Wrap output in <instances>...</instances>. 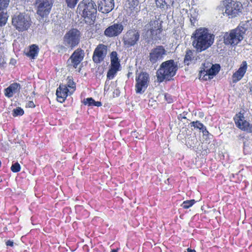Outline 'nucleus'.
Here are the masks:
<instances>
[{
  "label": "nucleus",
  "instance_id": "nucleus-1",
  "mask_svg": "<svg viewBox=\"0 0 252 252\" xmlns=\"http://www.w3.org/2000/svg\"><path fill=\"white\" fill-rule=\"evenodd\" d=\"M192 45L198 52H201L210 47L215 40V35L204 28L196 30L191 35Z\"/></svg>",
  "mask_w": 252,
  "mask_h": 252
},
{
  "label": "nucleus",
  "instance_id": "nucleus-2",
  "mask_svg": "<svg viewBox=\"0 0 252 252\" xmlns=\"http://www.w3.org/2000/svg\"><path fill=\"white\" fill-rule=\"evenodd\" d=\"M177 69V63L174 60H170L163 62L157 71L158 81L161 82L164 80H169L175 75Z\"/></svg>",
  "mask_w": 252,
  "mask_h": 252
},
{
  "label": "nucleus",
  "instance_id": "nucleus-3",
  "mask_svg": "<svg viewBox=\"0 0 252 252\" xmlns=\"http://www.w3.org/2000/svg\"><path fill=\"white\" fill-rule=\"evenodd\" d=\"M247 30L245 24L242 23L237 28L226 32L224 35V43L226 45H236L244 39Z\"/></svg>",
  "mask_w": 252,
  "mask_h": 252
},
{
  "label": "nucleus",
  "instance_id": "nucleus-4",
  "mask_svg": "<svg viewBox=\"0 0 252 252\" xmlns=\"http://www.w3.org/2000/svg\"><path fill=\"white\" fill-rule=\"evenodd\" d=\"M79 12H82V16L85 18L94 20L97 12L96 5L92 0H83L78 5Z\"/></svg>",
  "mask_w": 252,
  "mask_h": 252
},
{
  "label": "nucleus",
  "instance_id": "nucleus-5",
  "mask_svg": "<svg viewBox=\"0 0 252 252\" xmlns=\"http://www.w3.org/2000/svg\"><path fill=\"white\" fill-rule=\"evenodd\" d=\"M31 23L30 16L25 13H16L12 17V25L19 32L28 30Z\"/></svg>",
  "mask_w": 252,
  "mask_h": 252
},
{
  "label": "nucleus",
  "instance_id": "nucleus-6",
  "mask_svg": "<svg viewBox=\"0 0 252 252\" xmlns=\"http://www.w3.org/2000/svg\"><path fill=\"white\" fill-rule=\"evenodd\" d=\"M162 31L161 22L157 19H153L147 24L144 28L145 37L146 38L158 37Z\"/></svg>",
  "mask_w": 252,
  "mask_h": 252
},
{
  "label": "nucleus",
  "instance_id": "nucleus-7",
  "mask_svg": "<svg viewBox=\"0 0 252 252\" xmlns=\"http://www.w3.org/2000/svg\"><path fill=\"white\" fill-rule=\"evenodd\" d=\"M81 33L76 29L68 31L63 37V44L68 48L72 49L79 43Z\"/></svg>",
  "mask_w": 252,
  "mask_h": 252
},
{
  "label": "nucleus",
  "instance_id": "nucleus-8",
  "mask_svg": "<svg viewBox=\"0 0 252 252\" xmlns=\"http://www.w3.org/2000/svg\"><path fill=\"white\" fill-rule=\"evenodd\" d=\"M55 0H36L37 14L43 19L50 13Z\"/></svg>",
  "mask_w": 252,
  "mask_h": 252
},
{
  "label": "nucleus",
  "instance_id": "nucleus-9",
  "mask_svg": "<svg viewBox=\"0 0 252 252\" xmlns=\"http://www.w3.org/2000/svg\"><path fill=\"white\" fill-rule=\"evenodd\" d=\"M242 4L241 3L233 0H227L225 5V14L232 18L241 13Z\"/></svg>",
  "mask_w": 252,
  "mask_h": 252
},
{
  "label": "nucleus",
  "instance_id": "nucleus-10",
  "mask_svg": "<svg viewBox=\"0 0 252 252\" xmlns=\"http://www.w3.org/2000/svg\"><path fill=\"white\" fill-rule=\"evenodd\" d=\"M140 39V32L138 30H128L124 35L123 41L126 47L133 46L137 44Z\"/></svg>",
  "mask_w": 252,
  "mask_h": 252
},
{
  "label": "nucleus",
  "instance_id": "nucleus-11",
  "mask_svg": "<svg viewBox=\"0 0 252 252\" xmlns=\"http://www.w3.org/2000/svg\"><path fill=\"white\" fill-rule=\"evenodd\" d=\"M135 91L137 94H143L147 89L149 82V77L148 73L142 72L136 78Z\"/></svg>",
  "mask_w": 252,
  "mask_h": 252
},
{
  "label": "nucleus",
  "instance_id": "nucleus-12",
  "mask_svg": "<svg viewBox=\"0 0 252 252\" xmlns=\"http://www.w3.org/2000/svg\"><path fill=\"white\" fill-rule=\"evenodd\" d=\"M167 54V51L162 46H158L151 50L149 56V61L152 63L160 62Z\"/></svg>",
  "mask_w": 252,
  "mask_h": 252
},
{
  "label": "nucleus",
  "instance_id": "nucleus-13",
  "mask_svg": "<svg viewBox=\"0 0 252 252\" xmlns=\"http://www.w3.org/2000/svg\"><path fill=\"white\" fill-rule=\"evenodd\" d=\"M124 29V26L121 22L113 23L106 28L104 34L109 37H116L120 35Z\"/></svg>",
  "mask_w": 252,
  "mask_h": 252
},
{
  "label": "nucleus",
  "instance_id": "nucleus-14",
  "mask_svg": "<svg viewBox=\"0 0 252 252\" xmlns=\"http://www.w3.org/2000/svg\"><path fill=\"white\" fill-rule=\"evenodd\" d=\"M234 120L238 128L247 132H252V124L246 121L242 114H237Z\"/></svg>",
  "mask_w": 252,
  "mask_h": 252
},
{
  "label": "nucleus",
  "instance_id": "nucleus-15",
  "mask_svg": "<svg viewBox=\"0 0 252 252\" xmlns=\"http://www.w3.org/2000/svg\"><path fill=\"white\" fill-rule=\"evenodd\" d=\"M84 54L83 50L77 49L73 53L68 60V64L70 66L77 68L80 62L83 60Z\"/></svg>",
  "mask_w": 252,
  "mask_h": 252
},
{
  "label": "nucleus",
  "instance_id": "nucleus-16",
  "mask_svg": "<svg viewBox=\"0 0 252 252\" xmlns=\"http://www.w3.org/2000/svg\"><path fill=\"white\" fill-rule=\"evenodd\" d=\"M107 54V47L103 44H99L95 48L93 57L94 62L98 63L103 60Z\"/></svg>",
  "mask_w": 252,
  "mask_h": 252
},
{
  "label": "nucleus",
  "instance_id": "nucleus-17",
  "mask_svg": "<svg viewBox=\"0 0 252 252\" xmlns=\"http://www.w3.org/2000/svg\"><path fill=\"white\" fill-rule=\"evenodd\" d=\"M98 10L103 13H108L114 7V0H98Z\"/></svg>",
  "mask_w": 252,
  "mask_h": 252
},
{
  "label": "nucleus",
  "instance_id": "nucleus-18",
  "mask_svg": "<svg viewBox=\"0 0 252 252\" xmlns=\"http://www.w3.org/2000/svg\"><path fill=\"white\" fill-rule=\"evenodd\" d=\"M248 68L247 63L246 61H243L239 69L235 71L232 76V79L233 83H236L240 81L244 76Z\"/></svg>",
  "mask_w": 252,
  "mask_h": 252
},
{
  "label": "nucleus",
  "instance_id": "nucleus-19",
  "mask_svg": "<svg viewBox=\"0 0 252 252\" xmlns=\"http://www.w3.org/2000/svg\"><path fill=\"white\" fill-rule=\"evenodd\" d=\"M211 67L209 69H204L203 71H201V73H204V75L203 76L204 80H207V79H211L213 78V76L220 70V66L219 64H211Z\"/></svg>",
  "mask_w": 252,
  "mask_h": 252
},
{
  "label": "nucleus",
  "instance_id": "nucleus-20",
  "mask_svg": "<svg viewBox=\"0 0 252 252\" xmlns=\"http://www.w3.org/2000/svg\"><path fill=\"white\" fill-rule=\"evenodd\" d=\"M186 144L188 147L198 149L200 142L197 140L195 134L191 132L186 137Z\"/></svg>",
  "mask_w": 252,
  "mask_h": 252
},
{
  "label": "nucleus",
  "instance_id": "nucleus-21",
  "mask_svg": "<svg viewBox=\"0 0 252 252\" xmlns=\"http://www.w3.org/2000/svg\"><path fill=\"white\" fill-rule=\"evenodd\" d=\"M68 92V89L65 85H60L56 91L58 101L60 102H63L67 95Z\"/></svg>",
  "mask_w": 252,
  "mask_h": 252
},
{
  "label": "nucleus",
  "instance_id": "nucleus-22",
  "mask_svg": "<svg viewBox=\"0 0 252 252\" xmlns=\"http://www.w3.org/2000/svg\"><path fill=\"white\" fill-rule=\"evenodd\" d=\"M138 3V0H127L126 3V10L130 14L134 15L139 11Z\"/></svg>",
  "mask_w": 252,
  "mask_h": 252
},
{
  "label": "nucleus",
  "instance_id": "nucleus-23",
  "mask_svg": "<svg viewBox=\"0 0 252 252\" xmlns=\"http://www.w3.org/2000/svg\"><path fill=\"white\" fill-rule=\"evenodd\" d=\"M20 89V86L19 84L13 83L5 89V95L8 97H11L13 94L19 91Z\"/></svg>",
  "mask_w": 252,
  "mask_h": 252
},
{
  "label": "nucleus",
  "instance_id": "nucleus-24",
  "mask_svg": "<svg viewBox=\"0 0 252 252\" xmlns=\"http://www.w3.org/2000/svg\"><path fill=\"white\" fill-rule=\"evenodd\" d=\"M39 52V48L35 44H33L30 47L29 51L26 55L31 58L32 59H35L37 56Z\"/></svg>",
  "mask_w": 252,
  "mask_h": 252
},
{
  "label": "nucleus",
  "instance_id": "nucleus-25",
  "mask_svg": "<svg viewBox=\"0 0 252 252\" xmlns=\"http://www.w3.org/2000/svg\"><path fill=\"white\" fill-rule=\"evenodd\" d=\"M190 127H193L194 128H197L201 130L204 135L208 133V131L207 130L206 127L203 124L198 121L191 122L190 123Z\"/></svg>",
  "mask_w": 252,
  "mask_h": 252
},
{
  "label": "nucleus",
  "instance_id": "nucleus-26",
  "mask_svg": "<svg viewBox=\"0 0 252 252\" xmlns=\"http://www.w3.org/2000/svg\"><path fill=\"white\" fill-rule=\"evenodd\" d=\"M111 67L119 68L120 63L118 61V58L117 57V53L116 52H112L111 54Z\"/></svg>",
  "mask_w": 252,
  "mask_h": 252
},
{
  "label": "nucleus",
  "instance_id": "nucleus-27",
  "mask_svg": "<svg viewBox=\"0 0 252 252\" xmlns=\"http://www.w3.org/2000/svg\"><path fill=\"white\" fill-rule=\"evenodd\" d=\"M8 15L6 10L0 11V26L4 25L7 20Z\"/></svg>",
  "mask_w": 252,
  "mask_h": 252
},
{
  "label": "nucleus",
  "instance_id": "nucleus-28",
  "mask_svg": "<svg viewBox=\"0 0 252 252\" xmlns=\"http://www.w3.org/2000/svg\"><path fill=\"white\" fill-rule=\"evenodd\" d=\"M193 59V52L190 50H187L186 52V55L184 59V62L187 65H189V62Z\"/></svg>",
  "mask_w": 252,
  "mask_h": 252
},
{
  "label": "nucleus",
  "instance_id": "nucleus-29",
  "mask_svg": "<svg viewBox=\"0 0 252 252\" xmlns=\"http://www.w3.org/2000/svg\"><path fill=\"white\" fill-rule=\"evenodd\" d=\"M196 202L194 199L184 201L181 204L183 209H187L193 206Z\"/></svg>",
  "mask_w": 252,
  "mask_h": 252
},
{
  "label": "nucleus",
  "instance_id": "nucleus-30",
  "mask_svg": "<svg viewBox=\"0 0 252 252\" xmlns=\"http://www.w3.org/2000/svg\"><path fill=\"white\" fill-rule=\"evenodd\" d=\"M21 165L18 162H13L10 170L13 173H17L21 170Z\"/></svg>",
  "mask_w": 252,
  "mask_h": 252
},
{
  "label": "nucleus",
  "instance_id": "nucleus-31",
  "mask_svg": "<svg viewBox=\"0 0 252 252\" xmlns=\"http://www.w3.org/2000/svg\"><path fill=\"white\" fill-rule=\"evenodd\" d=\"M118 69L119 68H116L111 67L110 69L108 70L107 74V79L109 80L112 79L114 78L115 75L116 74Z\"/></svg>",
  "mask_w": 252,
  "mask_h": 252
},
{
  "label": "nucleus",
  "instance_id": "nucleus-32",
  "mask_svg": "<svg viewBox=\"0 0 252 252\" xmlns=\"http://www.w3.org/2000/svg\"><path fill=\"white\" fill-rule=\"evenodd\" d=\"M26 146L24 144V142H18L17 145H16V149L17 151H18L21 154L22 153H25L26 151Z\"/></svg>",
  "mask_w": 252,
  "mask_h": 252
},
{
  "label": "nucleus",
  "instance_id": "nucleus-33",
  "mask_svg": "<svg viewBox=\"0 0 252 252\" xmlns=\"http://www.w3.org/2000/svg\"><path fill=\"white\" fill-rule=\"evenodd\" d=\"M24 111L21 107H17L12 111V115L14 117L22 116L24 114Z\"/></svg>",
  "mask_w": 252,
  "mask_h": 252
},
{
  "label": "nucleus",
  "instance_id": "nucleus-34",
  "mask_svg": "<svg viewBox=\"0 0 252 252\" xmlns=\"http://www.w3.org/2000/svg\"><path fill=\"white\" fill-rule=\"evenodd\" d=\"M79 0H65L67 6L70 8H74Z\"/></svg>",
  "mask_w": 252,
  "mask_h": 252
},
{
  "label": "nucleus",
  "instance_id": "nucleus-35",
  "mask_svg": "<svg viewBox=\"0 0 252 252\" xmlns=\"http://www.w3.org/2000/svg\"><path fill=\"white\" fill-rule=\"evenodd\" d=\"M9 3V0H0V11L6 10Z\"/></svg>",
  "mask_w": 252,
  "mask_h": 252
},
{
  "label": "nucleus",
  "instance_id": "nucleus-36",
  "mask_svg": "<svg viewBox=\"0 0 252 252\" xmlns=\"http://www.w3.org/2000/svg\"><path fill=\"white\" fill-rule=\"evenodd\" d=\"M83 102L85 105H88L89 106L94 105V100L92 97H89L84 99Z\"/></svg>",
  "mask_w": 252,
  "mask_h": 252
},
{
  "label": "nucleus",
  "instance_id": "nucleus-37",
  "mask_svg": "<svg viewBox=\"0 0 252 252\" xmlns=\"http://www.w3.org/2000/svg\"><path fill=\"white\" fill-rule=\"evenodd\" d=\"M156 5L158 7L163 8L166 5L165 0H156Z\"/></svg>",
  "mask_w": 252,
  "mask_h": 252
},
{
  "label": "nucleus",
  "instance_id": "nucleus-38",
  "mask_svg": "<svg viewBox=\"0 0 252 252\" xmlns=\"http://www.w3.org/2000/svg\"><path fill=\"white\" fill-rule=\"evenodd\" d=\"M35 106V105L34 104L33 101H29L28 103H27L26 105V107L28 108H34Z\"/></svg>",
  "mask_w": 252,
  "mask_h": 252
},
{
  "label": "nucleus",
  "instance_id": "nucleus-39",
  "mask_svg": "<svg viewBox=\"0 0 252 252\" xmlns=\"http://www.w3.org/2000/svg\"><path fill=\"white\" fill-rule=\"evenodd\" d=\"M157 104L156 101L154 100H150L148 103V105L151 107H155Z\"/></svg>",
  "mask_w": 252,
  "mask_h": 252
},
{
  "label": "nucleus",
  "instance_id": "nucleus-40",
  "mask_svg": "<svg viewBox=\"0 0 252 252\" xmlns=\"http://www.w3.org/2000/svg\"><path fill=\"white\" fill-rule=\"evenodd\" d=\"M6 245L7 246L13 247L14 246V243L11 240H8L6 242Z\"/></svg>",
  "mask_w": 252,
  "mask_h": 252
},
{
  "label": "nucleus",
  "instance_id": "nucleus-41",
  "mask_svg": "<svg viewBox=\"0 0 252 252\" xmlns=\"http://www.w3.org/2000/svg\"><path fill=\"white\" fill-rule=\"evenodd\" d=\"M131 135L133 137H135V138H138L139 134L136 131H132Z\"/></svg>",
  "mask_w": 252,
  "mask_h": 252
},
{
  "label": "nucleus",
  "instance_id": "nucleus-42",
  "mask_svg": "<svg viewBox=\"0 0 252 252\" xmlns=\"http://www.w3.org/2000/svg\"><path fill=\"white\" fill-rule=\"evenodd\" d=\"M187 113L185 114V112H184L183 114H181L179 115L178 117L179 119H186V115Z\"/></svg>",
  "mask_w": 252,
  "mask_h": 252
},
{
  "label": "nucleus",
  "instance_id": "nucleus-43",
  "mask_svg": "<svg viewBox=\"0 0 252 252\" xmlns=\"http://www.w3.org/2000/svg\"><path fill=\"white\" fill-rule=\"evenodd\" d=\"M94 105L96 106H100L101 105V102L100 101H95L94 100Z\"/></svg>",
  "mask_w": 252,
  "mask_h": 252
},
{
  "label": "nucleus",
  "instance_id": "nucleus-44",
  "mask_svg": "<svg viewBox=\"0 0 252 252\" xmlns=\"http://www.w3.org/2000/svg\"><path fill=\"white\" fill-rule=\"evenodd\" d=\"M107 81H106V82H105V86H104V91H106V90H108L109 89V87H107Z\"/></svg>",
  "mask_w": 252,
  "mask_h": 252
},
{
  "label": "nucleus",
  "instance_id": "nucleus-45",
  "mask_svg": "<svg viewBox=\"0 0 252 252\" xmlns=\"http://www.w3.org/2000/svg\"><path fill=\"white\" fill-rule=\"evenodd\" d=\"M251 84V89H250V91H251V93H252V82L251 83H250Z\"/></svg>",
  "mask_w": 252,
  "mask_h": 252
},
{
  "label": "nucleus",
  "instance_id": "nucleus-46",
  "mask_svg": "<svg viewBox=\"0 0 252 252\" xmlns=\"http://www.w3.org/2000/svg\"><path fill=\"white\" fill-rule=\"evenodd\" d=\"M68 87L72 89H73L75 87L74 84H72V85H68Z\"/></svg>",
  "mask_w": 252,
  "mask_h": 252
},
{
  "label": "nucleus",
  "instance_id": "nucleus-47",
  "mask_svg": "<svg viewBox=\"0 0 252 252\" xmlns=\"http://www.w3.org/2000/svg\"><path fill=\"white\" fill-rule=\"evenodd\" d=\"M111 252H118V251L116 250H113Z\"/></svg>",
  "mask_w": 252,
  "mask_h": 252
},
{
  "label": "nucleus",
  "instance_id": "nucleus-48",
  "mask_svg": "<svg viewBox=\"0 0 252 252\" xmlns=\"http://www.w3.org/2000/svg\"><path fill=\"white\" fill-rule=\"evenodd\" d=\"M203 116V113H200V117Z\"/></svg>",
  "mask_w": 252,
  "mask_h": 252
},
{
  "label": "nucleus",
  "instance_id": "nucleus-49",
  "mask_svg": "<svg viewBox=\"0 0 252 252\" xmlns=\"http://www.w3.org/2000/svg\"><path fill=\"white\" fill-rule=\"evenodd\" d=\"M13 130H14V133L16 134V132H17V131H16V130H14V129H13Z\"/></svg>",
  "mask_w": 252,
  "mask_h": 252
},
{
  "label": "nucleus",
  "instance_id": "nucleus-50",
  "mask_svg": "<svg viewBox=\"0 0 252 252\" xmlns=\"http://www.w3.org/2000/svg\"><path fill=\"white\" fill-rule=\"evenodd\" d=\"M1 161H0V167H1Z\"/></svg>",
  "mask_w": 252,
  "mask_h": 252
},
{
  "label": "nucleus",
  "instance_id": "nucleus-51",
  "mask_svg": "<svg viewBox=\"0 0 252 252\" xmlns=\"http://www.w3.org/2000/svg\"><path fill=\"white\" fill-rule=\"evenodd\" d=\"M23 156V155H21V154H20V155H19V156Z\"/></svg>",
  "mask_w": 252,
  "mask_h": 252
},
{
  "label": "nucleus",
  "instance_id": "nucleus-52",
  "mask_svg": "<svg viewBox=\"0 0 252 252\" xmlns=\"http://www.w3.org/2000/svg\"><path fill=\"white\" fill-rule=\"evenodd\" d=\"M251 94L252 95V93H251Z\"/></svg>",
  "mask_w": 252,
  "mask_h": 252
},
{
  "label": "nucleus",
  "instance_id": "nucleus-53",
  "mask_svg": "<svg viewBox=\"0 0 252 252\" xmlns=\"http://www.w3.org/2000/svg\"><path fill=\"white\" fill-rule=\"evenodd\" d=\"M251 0V1L252 2V0Z\"/></svg>",
  "mask_w": 252,
  "mask_h": 252
}]
</instances>
